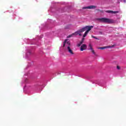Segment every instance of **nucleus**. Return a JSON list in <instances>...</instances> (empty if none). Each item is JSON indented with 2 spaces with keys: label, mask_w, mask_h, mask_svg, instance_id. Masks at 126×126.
<instances>
[{
  "label": "nucleus",
  "mask_w": 126,
  "mask_h": 126,
  "mask_svg": "<svg viewBox=\"0 0 126 126\" xmlns=\"http://www.w3.org/2000/svg\"><path fill=\"white\" fill-rule=\"evenodd\" d=\"M93 28H94V26H87L79 30L78 31L75 32L74 33H73L72 34L69 35L68 36H67V38H70L71 37H72L73 35H75V36H77V35H79V36H82V34H81V33H83V32H84L85 31H86V30H87L85 32L84 35H83V37L84 38H85V37L87 36V34L89 33V31H91V29H92Z\"/></svg>",
  "instance_id": "obj_1"
},
{
  "label": "nucleus",
  "mask_w": 126,
  "mask_h": 126,
  "mask_svg": "<svg viewBox=\"0 0 126 126\" xmlns=\"http://www.w3.org/2000/svg\"><path fill=\"white\" fill-rule=\"evenodd\" d=\"M97 20H98V21H99L100 22H102L103 23H108V24H113L115 23V20L112 19L101 18L97 19Z\"/></svg>",
  "instance_id": "obj_2"
},
{
  "label": "nucleus",
  "mask_w": 126,
  "mask_h": 126,
  "mask_svg": "<svg viewBox=\"0 0 126 126\" xmlns=\"http://www.w3.org/2000/svg\"><path fill=\"white\" fill-rule=\"evenodd\" d=\"M93 8H96V6L91 5L83 7V9H93Z\"/></svg>",
  "instance_id": "obj_3"
},
{
  "label": "nucleus",
  "mask_w": 126,
  "mask_h": 126,
  "mask_svg": "<svg viewBox=\"0 0 126 126\" xmlns=\"http://www.w3.org/2000/svg\"><path fill=\"white\" fill-rule=\"evenodd\" d=\"M87 48V46H86V44H82L81 46V48H80V51H81V52L84 51V50H86Z\"/></svg>",
  "instance_id": "obj_4"
},
{
  "label": "nucleus",
  "mask_w": 126,
  "mask_h": 126,
  "mask_svg": "<svg viewBox=\"0 0 126 126\" xmlns=\"http://www.w3.org/2000/svg\"><path fill=\"white\" fill-rule=\"evenodd\" d=\"M107 13H112V14H116V13H119V11H114L112 10H107L105 11Z\"/></svg>",
  "instance_id": "obj_5"
},
{
  "label": "nucleus",
  "mask_w": 126,
  "mask_h": 126,
  "mask_svg": "<svg viewBox=\"0 0 126 126\" xmlns=\"http://www.w3.org/2000/svg\"><path fill=\"white\" fill-rule=\"evenodd\" d=\"M67 50L68 52V53H69V54H70L71 55H73V51L71 50V48H70V47L68 46L67 48Z\"/></svg>",
  "instance_id": "obj_6"
},
{
  "label": "nucleus",
  "mask_w": 126,
  "mask_h": 126,
  "mask_svg": "<svg viewBox=\"0 0 126 126\" xmlns=\"http://www.w3.org/2000/svg\"><path fill=\"white\" fill-rule=\"evenodd\" d=\"M89 50H91V52L95 55V51H94V49H93V48H92V45H91V44L89 45Z\"/></svg>",
  "instance_id": "obj_7"
},
{
  "label": "nucleus",
  "mask_w": 126,
  "mask_h": 126,
  "mask_svg": "<svg viewBox=\"0 0 126 126\" xmlns=\"http://www.w3.org/2000/svg\"><path fill=\"white\" fill-rule=\"evenodd\" d=\"M65 44H67V45H70V43L69 42V41H67V39H65L64 40L63 44V47L65 46Z\"/></svg>",
  "instance_id": "obj_8"
},
{
  "label": "nucleus",
  "mask_w": 126,
  "mask_h": 126,
  "mask_svg": "<svg viewBox=\"0 0 126 126\" xmlns=\"http://www.w3.org/2000/svg\"><path fill=\"white\" fill-rule=\"evenodd\" d=\"M84 41L83 40H81L79 44H77V47H80L81 46Z\"/></svg>",
  "instance_id": "obj_9"
},
{
  "label": "nucleus",
  "mask_w": 126,
  "mask_h": 126,
  "mask_svg": "<svg viewBox=\"0 0 126 126\" xmlns=\"http://www.w3.org/2000/svg\"><path fill=\"white\" fill-rule=\"evenodd\" d=\"M99 49H100V50H104V49H107V47L106 46L101 47H99Z\"/></svg>",
  "instance_id": "obj_10"
},
{
  "label": "nucleus",
  "mask_w": 126,
  "mask_h": 126,
  "mask_svg": "<svg viewBox=\"0 0 126 126\" xmlns=\"http://www.w3.org/2000/svg\"><path fill=\"white\" fill-rule=\"evenodd\" d=\"M106 49L107 48H114V47H115V45H112V46H106Z\"/></svg>",
  "instance_id": "obj_11"
},
{
  "label": "nucleus",
  "mask_w": 126,
  "mask_h": 126,
  "mask_svg": "<svg viewBox=\"0 0 126 126\" xmlns=\"http://www.w3.org/2000/svg\"><path fill=\"white\" fill-rule=\"evenodd\" d=\"M98 33L99 34V35H103V32H99Z\"/></svg>",
  "instance_id": "obj_12"
},
{
  "label": "nucleus",
  "mask_w": 126,
  "mask_h": 126,
  "mask_svg": "<svg viewBox=\"0 0 126 126\" xmlns=\"http://www.w3.org/2000/svg\"><path fill=\"white\" fill-rule=\"evenodd\" d=\"M117 69H120L121 67H120V66L118 65L117 67Z\"/></svg>",
  "instance_id": "obj_13"
},
{
  "label": "nucleus",
  "mask_w": 126,
  "mask_h": 126,
  "mask_svg": "<svg viewBox=\"0 0 126 126\" xmlns=\"http://www.w3.org/2000/svg\"><path fill=\"white\" fill-rule=\"evenodd\" d=\"M84 40H85V38L84 37L83 38H82V41H83L84 42Z\"/></svg>",
  "instance_id": "obj_14"
},
{
  "label": "nucleus",
  "mask_w": 126,
  "mask_h": 126,
  "mask_svg": "<svg viewBox=\"0 0 126 126\" xmlns=\"http://www.w3.org/2000/svg\"><path fill=\"white\" fill-rule=\"evenodd\" d=\"M94 39H95V40H99V39H98L96 36L94 37Z\"/></svg>",
  "instance_id": "obj_15"
},
{
  "label": "nucleus",
  "mask_w": 126,
  "mask_h": 126,
  "mask_svg": "<svg viewBox=\"0 0 126 126\" xmlns=\"http://www.w3.org/2000/svg\"><path fill=\"white\" fill-rule=\"evenodd\" d=\"M92 38H94V39L95 38V36H93V35H92Z\"/></svg>",
  "instance_id": "obj_16"
},
{
  "label": "nucleus",
  "mask_w": 126,
  "mask_h": 126,
  "mask_svg": "<svg viewBox=\"0 0 126 126\" xmlns=\"http://www.w3.org/2000/svg\"><path fill=\"white\" fill-rule=\"evenodd\" d=\"M124 2H126V0H124Z\"/></svg>",
  "instance_id": "obj_17"
}]
</instances>
